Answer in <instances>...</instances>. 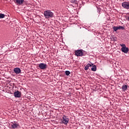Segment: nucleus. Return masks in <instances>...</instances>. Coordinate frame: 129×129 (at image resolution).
Here are the masks:
<instances>
[{
	"instance_id": "obj_1",
	"label": "nucleus",
	"mask_w": 129,
	"mask_h": 129,
	"mask_svg": "<svg viewBox=\"0 0 129 129\" xmlns=\"http://www.w3.org/2000/svg\"><path fill=\"white\" fill-rule=\"evenodd\" d=\"M44 16L45 19H50L54 17V13L51 10H46L44 12Z\"/></svg>"
},
{
	"instance_id": "obj_2",
	"label": "nucleus",
	"mask_w": 129,
	"mask_h": 129,
	"mask_svg": "<svg viewBox=\"0 0 129 129\" xmlns=\"http://www.w3.org/2000/svg\"><path fill=\"white\" fill-rule=\"evenodd\" d=\"M120 46L122 47L121 48V51L124 53L125 54H127L129 49L128 47H126V46H125V44H120Z\"/></svg>"
},
{
	"instance_id": "obj_3",
	"label": "nucleus",
	"mask_w": 129,
	"mask_h": 129,
	"mask_svg": "<svg viewBox=\"0 0 129 129\" xmlns=\"http://www.w3.org/2000/svg\"><path fill=\"white\" fill-rule=\"evenodd\" d=\"M83 51L81 49H78L75 51V55L78 57H81L83 56Z\"/></svg>"
},
{
	"instance_id": "obj_4",
	"label": "nucleus",
	"mask_w": 129,
	"mask_h": 129,
	"mask_svg": "<svg viewBox=\"0 0 129 129\" xmlns=\"http://www.w3.org/2000/svg\"><path fill=\"white\" fill-rule=\"evenodd\" d=\"M38 67L41 70H46L47 69V64L44 63H40L38 64Z\"/></svg>"
},
{
	"instance_id": "obj_5",
	"label": "nucleus",
	"mask_w": 129,
	"mask_h": 129,
	"mask_svg": "<svg viewBox=\"0 0 129 129\" xmlns=\"http://www.w3.org/2000/svg\"><path fill=\"white\" fill-rule=\"evenodd\" d=\"M11 125L12 128H17L19 126V123L16 121L11 122Z\"/></svg>"
},
{
	"instance_id": "obj_6",
	"label": "nucleus",
	"mask_w": 129,
	"mask_h": 129,
	"mask_svg": "<svg viewBox=\"0 0 129 129\" xmlns=\"http://www.w3.org/2000/svg\"><path fill=\"white\" fill-rule=\"evenodd\" d=\"M69 122V118H68V117L64 115L62 117V123H64V124H67V123H68Z\"/></svg>"
},
{
	"instance_id": "obj_7",
	"label": "nucleus",
	"mask_w": 129,
	"mask_h": 129,
	"mask_svg": "<svg viewBox=\"0 0 129 129\" xmlns=\"http://www.w3.org/2000/svg\"><path fill=\"white\" fill-rule=\"evenodd\" d=\"M122 7L125 10H129V2H123Z\"/></svg>"
},
{
	"instance_id": "obj_8",
	"label": "nucleus",
	"mask_w": 129,
	"mask_h": 129,
	"mask_svg": "<svg viewBox=\"0 0 129 129\" xmlns=\"http://www.w3.org/2000/svg\"><path fill=\"white\" fill-rule=\"evenodd\" d=\"M22 96V93L19 91H15L14 92V96L16 98H20Z\"/></svg>"
},
{
	"instance_id": "obj_9",
	"label": "nucleus",
	"mask_w": 129,
	"mask_h": 129,
	"mask_svg": "<svg viewBox=\"0 0 129 129\" xmlns=\"http://www.w3.org/2000/svg\"><path fill=\"white\" fill-rule=\"evenodd\" d=\"M25 1L24 0H15V3L16 4H17V5H20L22 6V5H23V4H24V3H25Z\"/></svg>"
},
{
	"instance_id": "obj_10",
	"label": "nucleus",
	"mask_w": 129,
	"mask_h": 129,
	"mask_svg": "<svg viewBox=\"0 0 129 129\" xmlns=\"http://www.w3.org/2000/svg\"><path fill=\"white\" fill-rule=\"evenodd\" d=\"M13 71L16 74H20L21 72V69H20V68H14Z\"/></svg>"
},
{
	"instance_id": "obj_11",
	"label": "nucleus",
	"mask_w": 129,
	"mask_h": 129,
	"mask_svg": "<svg viewBox=\"0 0 129 129\" xmlns=\"http://www.w3.org/2000/svg\"><path fill=\"white\" fill-rule=\"evenodd\" d=\"M121 89H122L123 91H126V90L127 89V86L126 85H122L121 87Z\"/></svg>"
},
{
	"instance_id": "obj_12",
	"label": "nucleus",
	"mask_w": 129,
	"mask_h": 129,
	"mask_svg": "<svg viewBox=\"0 0 129 129\" xmlns=\"http://www.w3.org/2000/svg\"><path fill=\"white\" fill-rule=\"evenodd\" d=\"M91 71L95 72L96 71V65L93 64L91 68Z\"/></svg>"
},
{
	"instance_id": "obj_13",
	"label": "nucleus",
	"mask_w": 129,
	"mask_h": 129,
	"mask_svg": "<svg viewBox=\"0 0 129 129\" xmlns=\"http://www.w3.org/2000/svg\"><path fill=\"white\" fill-rule=\"evenodd\" d=\"M113 30L114 31V32H116V31H117V30H118V26H114L113 27Z\"/></svg>"
},
{
	"instance_id": "obj_14",
	"label": "nucleus",
	"mask_w": 129,
	"mask_h": 129,
	"mask_svg": "<svg viewBox=\"0 0 129 129\" xmlns=\"http://www.w3.org/2000/svg\"><path fill=\"white\" fill-rule=\"evenodd\" d=\"M6 17V15L4 14L0 13V19H4Z\"/></svg>"
},
{
	"instance_id": "obj_15",
	"label": "nucleus",
	"mask_w": 129,
	"mask_h": 129,
	"mask_svg": "<svg viewBox=\"0 0 129 129\" xmlns=\"http://www.w3.org/2000/svg\"><path fill=\"white\" fill-rule=\"evenodd\" d=\"M118 30H124V27L121 26H118Z\"/></svg>"
},
{
	"instance_id": "obj_16",
	"label": "nucleus",
	"mask_w": 129,
	"mask_h": 129,
	"mask_svg": "<svg viewBox=\"0 0 129 129\" xmlns=\"http://www.w3.org/2000/svg\"><path fill=\"white\" fill-rule=\"evenodd\" d=\"M87 66L89 68V67H92L93 66V63H88Z\"/></svg>"
},
{
	"instance_id": "obj_17",
	"label": "nucleus",
	"mask_w": 129,
	"mask_h": 129,
	"mask_svg": "<svg viewBox=\"0 0 129 129\" xmlns=\"http://www.w3.org/2000/svg\"><path fill=\"white\" fill-rule=\"evenodd\" d=\"M65 74H66V75H67V76H68L69 75H70V72L69 71H66L65 72Z\"/></svg>"
},
{
	"instance_id": "obj_18",
	"label": "nucleus",
	"mask_w": 129,
	"mask_h": 129,
	"mask_svg": "<svg viewBox=\"0 0 129 129\" xmlns=\"http://www.w3.org/2000/svg\"><path fill=\"white\" fill-rule=\"evenodd\" d=\"M71 3H73L74 4H77V0H71Z\"/></svg>"
},
{
	"instance_id": "obj_19",
	"label": "nucleus",
	"mask_w": 129,
	"mask_h": 129,
	"mask_svg": "<svg viewBox=\"0 0 129 129\" xmlns=\"http://www.w3.org/2000/svg\"><path fill=\"white\" fill-rule=\"evenodd\" d=\"M89 69V68L87 66H87H86L85 67V68H84V69H85V70H88V69Z\"/></svg>"
}]
</instances>
